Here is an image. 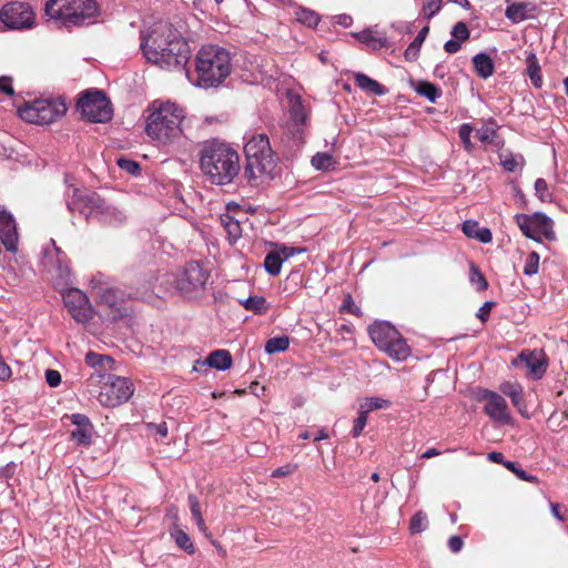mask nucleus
<instances>
[{
  "label": "nucleus",
  "instance_id": "f257e3e1",
  "mask_svg": "<svg viewBox=\"0 0 568 568\" xmlns=\"http://www.w3.org/2000/svg\"><path fill=\"white\" fill-rule=\"evenodd\" d=\"M141 49L149 62L168 70L184 67L190 58L187 42L168 22H158L143 34Z\"/></svg>",
  "mask_w": 568,
  "mask_h": 568
},
{
  "label": "nucleus",
  "instance_id": "f03ea898",
  "mask_svg": "<svg viewBox=\"0 0 568 568\" xmlns=\"http://www.w3.org/2000/svg\"><path fill=\"white\" fill-rule=\"evenodd\" d=\"M199 158L200 170L211 184L229 185L240 173V154L229 143L206 141L200 150Z\"/></svg>",
  "mask_w": 568,
  "mask_h": 568
},
{
  "label": "nucleus",
  "instance_id": "7ed1b4c3",
  "mask_svg": "<svg viewBox=\"0 0 568 568\" xmlns=\"http://www.w3.org/2000/svg\"><path fill=\"white\" fill-rule=\"evenodd\" d=\"M244 176L251 185H260L275 178L277 158L266 134H253L244 146Z\"/></svg>",
  "mask_w": 568,
  "mask_h": 568
},
{
  "label": "nucleus",
  "instance_id": "20e7f679",
  "mask_svg": "<svg viewBox=\"0 0 568 568\" xmlns=\"http://www.w3.org/2000/svg\"><path fill=\"white\" fill-rule=\"evenodd\" d=\"M146 118L145 133L159 144H171L183 134L182 123L185 113L172 102L154 101Z\"/></svg>",
  "mask_w": 568,
  "mask_h": 568
},
{
  "label": "nucleus",
  "instance_id": "39448f33",
  "mask_svg": "<svg viewBox=\"0 0 568 568\" xmlns=\"http://www.w3.org/2000/svg\"><path fill=\"white\" fill-rule=\"evenodd\" d=\"M44 11L50 20L68 30L93 23L100 13L95 0H49Z\"/></svg>",
  "mask_w": 568,
  "mask_h": 568
},
{
  "label": "nucleus",
  "instance_id": "423d86ee",
  "mask_svg": "<svg viewBox=\"0 0 568 568\" xmlns=\"http://www.w3.org/2000/svg\"><path fill=\"white\" fill-rule=\"evenodd\" d=\"M68 209L71 212L78 211L85 219H97L104 224H119L125 219L124 214L108 204L98 193L74 187L72 195L67 200Z\"/></svg>",
  "mask_w": 568,
  "mask_h": 568
},
{
  "label": "nucleus",
  "instance_id": "0eeeda50",
  "mask_svg": "<svg viewBox=\"0 0 568 568\" xmlns=\"http://www.w3.org/2000/svg\"><path fill=\"white\" fill-rule=\"evenodd\" d=\"M196 72L201 85H219L231 72L229 51L217 45L202 47L196 55Z\"/></svg>",
  "mask_w": 568,
  "mask_h": 568
},
{
  "label": "nucleus",
  "instance_id": "6e6552de",
  "mask_svg": "<svg viewBox=\"0 0 568 568\" xmlns=\"http://www.w3.org/2000/svg\"><path fill=\"white\" fill-rule=\"evenodd\" d=\"M367 331L375 346L392 359L402 362L410 356V347L406 339L390 323L375 321Z\"/></svg>",
  "mask_w": 568,
  "mask_h": 568
},
{
  "label": "nucleus",
  "instance_id": "1a4fd4ad",
  "mask_svg": "<svg viewBox=\"0 0 568 568\" xmlns=\"http://www.w3.org/2000/svg\"><path fill=\"white\" fill-rule=\"evenodd\" d=\"M65 112V102L60 98L36 99L31 102H26L18 109V114L22 120L39 125L55 122Z\"/></svg>",
  "mask_w": 568,
  "mask_h": 568
},
{
  "label": "nucleus",
  "instance_id": "9d476101",
  "mask_svg": "<svg viewBox=\"0 0 568 568\" xmlns=\"http://www.w3.org/2000/svg\"><path fill=\"white\" fill-rule=\"evenodd\" d=\"M77 111L90 122H106L112 116V108L105 93L98 89L83 91L77 102Z\"/></svg>",
  "mask_w": 568,
  "mask_h": 568
},
{
  "label": "nucleus",
  "instance_id": "9b49d317",
  "mask_svg": "<svg viewBox=\"0 0 568 568\" xmlns=\"http://www.w3.org/2000/svg\"><path fill=\"white\" fill-rule=\"evenodd\" d=\"M209 278V271L200 262L191 261L178 277L176 290L187 298H195L203 294Z\"/></svg>",
  "mask_w": 568,
  "mask_h": 568
},
{
  "label": "nucleus",
  "instance_id": "f8f14e48",
  "mask_svg": "<svg viewBox=\"0 0 568 568\" xmlns=\"http://www.w3.org/2000/svg\"><path fill=\"white\" fill-rule=\"evenodd\" d=\"M134 393L133 384L130 379L121 376L109 375L102 382L98 400L102 406L116 407L128 402Z\"/></svg>",
  "mask_w": 568,
  "mask_h": 568
},
{
  "label": "nucleus",
  "instance_id": "ddd939ff",
  "mask_svg": "<svg viewBox=\"0 0 568 568\" xmlns=\"http://www.w3.org/2000/svg\"><path fill=\"white\" fill-rule=\"evenodd\" d=\"M36 14L27 2L12 1L0 9V21L12 30L30 29L34 26Z\"/></svg>",
  "mask_w": 568,
  "mask_h": 568
},
{
  "label": "nucleus",
  "instance_id": "4468645a",
  "mask_svg": "<svg viewBox=\"0 0 568 568\" xmlns=\"http://www.w3.org/2000/svg\"><path fill=\"white\" fill-rule=\"evenodd\" d=\"M515 220L523 234L529 239L536 241H539L541 236L547 240L555 239L552 221L542 213L516 214Z\"/></svg>",
  "mask_w": 568,
  "mask_h": 568
},
{
  "label": "nucleus",
  "instance_id": "2eb2a0df",
  "mask_svg": "<svg viewBox=\"0 0 568 568\" xmlns=\"http://www.w3.org/2000/svg\"><path fill=\"white\" fill-rule=\"evenodd\" d=\"M477 400L484 402V413L495 423L511 425L513 418L506 399L498 393L481 388L478 390Z\"/></svg>",
  "mask_w": 568,
  "mask_h": 568
},
{
  "label": "nucleus",
  "instance_id": "dca6fc26",
  "mask_svg": "<svg viewBox=\"0 0 568 568\" xmlns=\"http://www.w3.org/2000/svg\"><path fill=\"white\" fill-rule=\"evenodd\" d=\"M62 297L68 313L77 323L87 324L92 320L93 307L84 292L71 287L62 293Z\"/></svg>",
  "mask_w": 568,
  "mask_h": 568
},
{
  "label": "nucleus",
  "instance_id": "f3484780",
  "mask_svg": "<svg viewBox=\"0 0 568 568\" xmlns=\"http://www.w3.org/2000/svg\"><path fill=\"white\" fill-rule=\"evenodd\" d=\"M290 121L286 123L287 132L298 142L303 141L304 129L307 125L308 114L300 97L290 99Z\"/></svg>",
  "mask_w": 568,
  "mask_h": 568
},
{
  "label": "nucleus",
  "instance_id": "a211bd4d",
  "mask_svg": "<svg viewBox=\"0 0 568 568\" xmlns=\"http://www.w3.org/2000/svg\"><path fill=\"white\" fill-rule=\"evenodd\" d=\"M98 303L113 322L123 318L128 314L126 307L113 288H100Z\"/></svg>",
  "mask_w": 568,
  "mask_h": 568
},
{
  "label": "nucleus",
  "instance_id": "6ab92c4d",
  "mask_svg": "<svg viewBox=\"0 0 568 568\" xmlns=\"http://www.w3.org/2000/svg\"><path fill=\"white\" fill-rule=\"evenodd\" d=\"M0 239L7 251L16 252L19 234L17 223L12 214L0 207Z\"/></svg>",
  "mask_w": 568,
  "mask_h": 568
},
{
  "label": "nucleus",
  "instance_id": "aec40b11",
  "mask_svg": "<svg viewBox=\"0 0 568 568\" xmlns=\"http://www.w3.org/2000/svg\"><path fill=\"white\" fill-rule=\"evenodd\" d=\"M518 359L525 362L529 369V374L535 379H540L545 375L548 367V357L542 349H524L518 355Z\"/></svg>",
  "mask_w": 568,
  "mask_h": 568
},
{
  "label": "nucleus",
  "instance_id": "412c9836",
  "mask_svg": "<svg viewBox=\"0 0 568 568\" xmlns=\"http://www.w3.org/2000/svg\"><path fill=\"white\" fill-rule=\"evenodd\" d=\"M499 390L508 396L514 405L515 408H517L518 413L525 417L529 418V414L527 410V404L524 397V389L523 386L518 383H511V382H504L499 386Z\"/></svg>",
  "mask_w": 568,
  "mask_h": 568
},
{
  "label": "nucleus",
  "instance_id": "4be33fe9",
  "mask_svg": "<svg viewBox=\"0 0 568 568\" xmlns=\"http://www.w3.org/2000/svg\"><path fill=\"white\" fill-rule=\"evenodd\" d=\"M499 125L494 118L484 122L483 126L476 131V138L485 144H493L499 148L504 142L498 141Z\"/></svg>",
  "mask_w": 568,
  "mask_h": 568
},
{
  "label": "nucleus",
  "instance_id": "5701e85b",
  "mask_svg": "<svg viewBox=\"0 0 568 568\" xmlns=\"http://www.w3.org/2000/svg\"><path fill=\"white\" fill-rule=\"evenodd\" d=\"M535 6L529 2L513 3L506 8V17L514 23L521 22L530 17L535 11Z\"/></svg>",
  "mask_w": 568,
  "mask_h": 568
},
{
  "label": "nucleus",
  "instance_id": "b1692460",
  "mask_svg": "<svg viewBox=\"0 0 568 568\" xmlns=\"http://www.w3.org/2000/svg\"><path fill=\"white\" fill-rule=\"evenodd\" d=\"M463 232L467 237L476 239L484 244L490 243L493 240L490 230L487 227L480 229L479 223L476 221H465L463 223Z\"/></svg>",
  "mask_w": 568,
  "mask_h": 568
},
{
  "label": "nucleus",
  "instance_id": "393cba45",
  "mask_svg": "<svg viewBox=\"0 0 568 568\" xmlns=\"http://www.w3.org/2000/svg\"><path fill=\"white\" fill-rule=\"evenodd\" d=\"M474 70L481 79H487L493 75L495 65L493 59L487 53H477L473 58Z\"/></svg>",
  "mask_w": 568,
  "mask_h": 568
},
{
  "label": "nucleus",
  "instance_id": "a878e982",
  "mask_svg": "<svg viewBox=\"0 0 568 568\" xmlns=\"http://www.w3.org/2000/svg\"><path fill=\"white\" fill-rule=\"evenodd\" d=\"M354 83L363 91L375 95H383L386 93V88L383 84L364 73H356L354 75Z\"/></svg>",
  "mask_w": 568,
  "mask_h": 568
},
{
  "label": "nucleus",
  "instance_id": "bb28decb",
  "mask_svg": "<svg viewBox=\"0 0 568 568\" xmlns=\"http://www.w3.org/2000/svg\"><path fill=\"white\" fill-rule=\"evenodd\" d=\"M232 355L226 349L213 351L206 358L209 366L225 371L232 366Z\"/></svg>",
  "mask_w": 568,
  "mask_h": 568
},
{
  "label": "nucleus",
  "instance_id": "cd10ccee",
  "mask_svg": "<svg viewBox=\"0 0 568 568\" xmlns=\"http://www.w3.org/2000/svg\"><path fill=\"white\" fill-rule=\"evenodd\" d=\"M220 221L231 242H235L242 236V225L236 217L225 213L220 216Z\"/></svg>",
  "mask_w": 568,
  "mask_h": 568
},
{
  "label": "nucleus",
  "instance_id": "c85d7f7f",
  "mask_svg": "<svg viewBox=\"0 0 568 568\" xmlns=\"http://www.w3.org/2000/svg\"><path fill=\"white\" fill-rule=\"evenodd\" d=\"M187 500H189V505H190L191 515H192L193 519L195 520V524H196L199 530L202 534H204L206 537L210 538L211 532H210V530L204 521V518L202 516L201 505H200L197 497L193 494H190L187 497Z\"/></svg>",
  "mask_w": 568,
  "mask_h": 568
},
{
  "label": "nucleus",
  "instance_id": "c756f323",
  "mask_svg": "<svg viewBox=\"0 0 568 568\" xmlns=\"http://www.w3.org/2000/svg\"><path fill=\"white\" fill-rule=\"evenodd\" d=\"M294 19L308 28H315L321 21V17L316 11L304 7L295 8Z\"/></svg>",
  "mask_w": 568,
  "mask_h": 568
},
{
  "label": "nucleus",
  "instance_id": "7c9ffc66",
  "mask_svg": "<svg viewBox=\"0 0 568 568\" xmlns=\"http://www.w3.org/2000/svg\"><path fill=\"white\" fill-rule=\"evenodd\" d=\"M527 74L532 83V85L537 89L541 88L542 85V77H541V70L539 65L538 58L535 53L530 52L527 58Z\"/></svg>",
  "mask_w": 568,
  "mask_h": 568
},
{
  "label": "nucleus",
  "instance_id": "2f4dec72",
  "mask_svg": "<svg viewBox=\"0 0 568 568\" xmlns=\"http://www.w3.org/2000/svg\"><path fill=\"white\" fill-rule=\"evenodd\" d=\"M429 33V27L425 26L423 27L417 37L414 39V41L408 45V48L404 52V57L407 61H415L417 60L420 51V47L423 42L425 41L426 37Z\"/></svg>",
  "mask_w": 568,
  "mask_h": 568
},
{
  "label": "nucleus",
  "instance_id": "473e14b6",
  "mask_svg": "<svg viewBox=\"0 0 568 568\" xmlns=\"http://www.w3.org/2000/svg\"><path fill=\"white\" fill-rule=\"evenodd\" d=\"M283 257L280 252L271 251L264 258V267L272 276H277L281 273Z\"/></svg>",
  "mask_w": 568,
  "mask_h": 568
},
{
  "label": "nucleus",
  "instance_id": "72a5a7b5",
  "mask_svg": "<svg viewBox=\"0 0 568 568\" xmlns=\"http://www.w3.org/2000/svg\"><path fill=\"white\" fill-rule=\"evenodd\" d=\"M171 536L174 538L175 544L186 551L189 555H192L195 552V547L193 542L191 541V538L189 535L179 528L178 526L174 527V529L171 531Z\"/></svg>",
  "mask_w": 568,
  "mask_h": 568
},
{
  "label": "nucleus",
  "instance_id": "f704fd0d",
  "mask_svg": "<svg viewBox=\"0 0 568 568\" xmlns=\"http://www.w3.org/2000/svg\"><path fill=\"white\" fill-rule=\"evenodd\" d=\"M390 406V402L388 399L379 398V397H366L359 405V410L363 412V414H367L377 410V409H385Z\"/></svg>",
  "mask_w": 568,
  "mask_h": 568
},
{
  "label": "nucleus",
  "instance_id": "c9c22d12",
  "mask_svg": "<svg viewBox=\"0 0 568 568\" xmlns=\"http://www.w3.org/2000/svg\"><path fill=\"white\" fill-rule=\"evenodd\" d=\"M246 311H251L255 314H265L268 310V305L266 304V300L263 296L255 295L250 296L244 302L241 303Z\"/></svg>",
  "mask_w": 568,
  "mask_h": 568
},
{
  "label": "nucleus",
  "instance_id": "e433bc0d",
  "mask_svg": "<svg viewBox=\"0 0 568 568\" xmlns=\"http://www.w3.org/2000/svg\"><path fill=\"white\" fill-rule=\"evenodd\" d=\"M311 162H312V165L316 170H321V171L333 170L335 168V164H336V161L334 160V158L331 154L325 153V152H317L312 158Z\"/></svg>",
  "mask_w": 568,
  "mask_h": 568
},
{
  "label": "nucleus",
  "instance_id": "4c0bfd02",
  "mask_svg": "<svg viewBox=\"0 0 568 568\" xmlns=\"http://www.w3.org/2000/svg\"><path fill=\"white\" fill-rule=\"evenodd\" d=\"M290 347V338L286 335L270 338L265 344V352L274 354L285 352Z\"/></svg>",
  "mask_w": 568,
  "mask_h": 568
},
{
  "label": "nucleus",
  "instance_id": "58836bf2",
  "mask_svg": "<svg viewBox=\"0 0 568 568\" xmlns=\"http://www.w3.org/2000/svg\"><path fill=\"white\" fill-rule=\"evenodd\" d=\"M416 92L427 98L430 102H435L440 95V89L429 81H420L416 87Z\"/></svg>",
  "mask_w": 568,
  "mask_h": 568
},
{
  "label": "nucleus",
  "instance_id": "ea45409f",
  "mask_svg": "<svg viewBox=\"0 0 568 568\" xmlns=\"http://www.w3.org/2000/svg\"><path fill=\"white\" fill-rule=\"evenodd\" d=\"M93 427H75L71 434L70 438L74 443L81 446H89L91 444Z\"/></svg>",
  "mask_w": 568,
  "mask_h": 568
},
{
  "label": "nucleus",
  "instance_id": "a19ab883",
  "mask_svg": "<svg viewBox=\"0 0 568 568\" xmlns=\"http://www.w3.org/2000/svg\"><path fill=\"white\" fill-rule=\"evenodd\" d=\"M428 527L427 515L419 510L414 514L409 521V530L412 534H420Z\"/></svg>",
  "mask_w": 568,
  "mask_h": 568
},
{
  "label": "nucleus",
  "instance_id": "79ce46f5",
  "mask_svg": "<svg viewBox=\"0 0 568 568\" xmlns=\"http://www.w3.org/2000/svg\"><path fill=\"white\" fill-rule=\"evenodd\" d=\"M356 38L361 42L366 43V44L373 47L374 49L382 48V47L386 45V39L385 38H376L373 34V32L369 31V30H364V31L357 33Z\"/></svg>",
  "mask_w": 568,
  "mask_h": 568
},
{
  "label": "nucleus",
  "instance_id": "37998d69",
  "mask_svg": "<svg viewBox=\"0 0 568 568\" xmlns=\"http://www.w3.org/2000/svg\"><path fill=\"white\" fill-rule=\"evenodd\" d=\"M470 282L476 285L478 291H486L488 288L486 276L474 263L470 265Z\"/></svg>",
  "mask_w": 568,
  "mask_h": 568
},
{
  "label": "nucleus",
  "instance_id": "c03bdc74",
  "mask_svg": "<svg viewBox=\"0 0 568 568\" xmlns=\"http://www.w3.org/2000/svg\"><path fill=\"white\" fill-rule=\"evenodd\" d=\"M474 131V128L469 123H464L459 126L458 135L464 145V149L470 153L474 150V144L470 140V135Z\"/></svg>",
  "mask_w": 568,
  "mask_h": 568
},
{
  "label": "nucleus",
  "instance_id": "a18cd8bd",
  "mask_svg": "<svg viewBox=\"0 0 568 568\" xmlns=\"http://www.w3.org/2000/svg\"><path fill=\"white\" fill-rule=\"evenodd\" d=\"M442 0H426L422 8L423 18L429 21L442 9Z\"/></svg>",
  "mask_w": 568,
  "mask_h": 568
},
{
  "label": "nucleus",
  "instance_id": "49530a36",
  "mask_svg": "<svg viewBox=\"0 0 568 568\" xmlns=\"http://www.w3.org/2000/svg\"><path fill=\"white\" fill-rule=\"evenodd\" d=\"M539 270V254L535 251L530 252L526 258L524 266V274L532 276L538 273Z\"/></svg>",
  "mask_w": 568,
  "mask_h": 568
},
{
  "label": "nucleus",
  "instance_id": "de8ad7c7",
  "mask_svg": "<svg viewBox=\"0 0 568 568\" xmlns=\"http://www.w3.org/2000/svg\"><path fill=\"white\" fill-rule=\"evenodd\" d=\"M112 362L113 361L110 356L97 354L94 352H89L85 355V363L92 367H104L105 363H112Z\"/></svg>",
  "mask_w": 568,
  "mask_h": 568
},
{
  "label": "nucleus",
  "instance_id": "09e8293b",
  "mask_svg": "<svg viewBox=\"0 0 568 568\" xmlns=\"http://www.w3.org/2000/svg\"><path fill=\"white\" fill-rule=\"evenodd\" d=\"M499 160H500V163L503 165V168L507 171V172H514L516 171L517 166H518V161H517V158L516 155H514L511 152H500L499 153Z\"/></svg>",
  "mask_w": 568,
  "mask_h": 568
},
{
  "label": "nucleus",
  "instance_id": "8fccbe9b",
  "mask_svg": "<svg viewBox=\"0 0 568 568\" xmlns=\"http://www.w3.org/2000/svg\"><path fill=\"white\" fill-rule=\"evenodd\" d=\"M452 36L454 39L459 40L462 42L469 39L470 32L468 30V27L465 22L459 21L457 22L453 29H452Z\"/></svg>",
  "mask_w": 568,
  "mask_h": 568
},
{
  "label": "nucleus",
  "instance_id": "3c124183",
  "mask_svg": "<svg viewBox=\"0 0 568 568\" xmlns=\"http://www.w3.org/2000/svg\"><path fill=\"white\" fill-rule=\"evenodd\" d=\"M116 163L120 169H122L123 171H125L132 175H136L141 171L140 164L130 159L120 158V159H118Z\"/></svg>",
  "mask_w": 568,
  "mask_h": 568
},
{
  "label": "nucleus",
  "instance_id": "603ef678",
  "mask_svg": "<svg viewBox=\"0 0 568 568\" xmlns=\"http://www.w3.org/2000/svg\"><path fill=\"white\" fill-rule=\"evenodd\" d=\"M297 464L288 463L284 466L277 467L271 474L272 478L287 477L293 475L297 470Z\"/></svg>",
  "mask_w": 568,
  "mask_h": 568
},
{
  "label": "nucleus",
  "instance_id": "864d4df0",
  "mask_svg": "<svg viewBox=\"0 0 568 568\" xmlns=\"http://www.w3.org/2000/svg\"><path fill=\"white\" fill-rule=\"evenodd\" d=\"M366 424H367V414H363V412L359 410L358 417L354 420V425H353V429H352L353 437H355V438L358 437L362 434Z\"/></svg>",
  "mask_w": 568,
  "mask_h": 568
},
{
  "label": "nucleus",
  "instance_id": "5fc2aeb1",
  "mask_svg": "<svg viewBox=\"0 0 568 568\" xmlns=\"http://www.w3.org/2000/svg\"><path fill=\"white\" fill-rule=\"evenodd\" d=\"M535 190L536 194L541 201H546L548 197H550V194L548 192V184L545 179H537L535 182Z\"/></svg>",
  "mask_w": 568,
  "mask_h": 568
},
{
  "label": "nucleus",
  "instance_id": "6e6d98bb",
  "mask_svg": "<svg viewBox=\"0 0 568 568\" xmlns=\"http://www.w3.org/2000/svg\"><path fill=\"white\" fill-rule=\"evenodd\" d=\"M495 302L493 301H487L485 302L480 308L478 310V313L476 314V316L483 322V323H486L489 318V315H490V312H491V308L495 306Z\"/></svg>",
  "mask_w": 568,
  "mask_h": 568
},
{
  "label": "nucleus",
  "instance_id": "4d7b16f0",
  "mask_svg": "<svg viewBox=\"0 0 568 568\" xmlns=\"http://www.w3.org/2000/svg\"><path fill=\"white\" fill-rule=\"evenodd\" d=\"M57 273L58 277L60 278V282L67 284L71 274L69 264L59 261L57 266Z\"/></svg>",
  "mask_w": 568,
  "mask_h": 568
},
{
  "label": "nucleus",
  "instance_id": "13d9d810",
  "mask_svg": "<svg viewBox=\"0 0 568 568\" xmlns=\"http://www.w3.org/2000/svg\"><path fill=\"white\" fill-rule=\"evenodd\" d=\"M146 427H148V430L152 434H158L161 437L168 436V426H166L165 422H162L160 424L149 423Z\"/></svg>",
  "mask_w": 568,
  "mask_h": 568
},
{
  "label": "nucleus",
  "instance_id": "bf43d9fd",
  "mask_svg": "<svg viewBox=\"0 0 568 568\" xmlns=\"http://www.w3.org/2000/svg\"><path fill=\"white\" fill-rule=\"evenodd\" d=\"M550 510L555 518H557L559 521L565 523L567 520L566 518V511L567 509L557 503H550Z\"/></svg>",
  "mask_w": 568,
  "mask_h": 568
},
{
  "label": "nucleus",
  "instance_id": "052dcab7",
  "mask_svg": "<svg viewBox=\"0 0 568 568\" xmlns=\"http://www.w3.org/2000/svg\"><path fill=\"white\" fill-rule=\"evenodd\" d=\"M71 423L77 427H93L89 417L83 414H73L70 417Z\"/></svg>",
  "mask_w": 568,
  "mask_h": 568
},
{
  "label": "nucleus",
  "instance_id": "680f3d73",
  "mask_svg": "<svg viewBox=\"0 0 568 568\" xmlns=\"http://www.w3.org/2000/svg\"><path fill=\"white\" fill-rule=\"evenodd\" d=\"M45 381L51 387H57L61 383V374L55 369H48L45 372Z\"/></svg>",
  "mask_w": 568,
  "mask_h": 568
},
{
  "label": "nucleus",
  "instance_id": "e2e57ef3",
  "mask_svg": "<svg viewBox=\"0 0 568 568\" xmlns=\"http://www.w3.org/2000/svg\"><path fill=\"white\" fill-rule=\"evenodd\" d=\"M0 91L8 95H13L12 78L0 77Z\"/></svg>",
  "mask_w": 568,
  "mask_h": 568
},
{
  "label": "nucleus",
  "instance_id": "0e129e2a",
  "mask_svg": "<svg viewBox=\"0 0 568 568\" xmlns=\"http://www.w3.org/2000/svg\"><path fill=\"white\" fill-rule=\"evenodd\" d=\"M464 546V541L459 536H452L448 539V547L452 550V552L457 554L462 550Z\"/></svg>",
  "mask_w": 568,
  "mask_h": 568
},
{
  "label": "nucleus",
  "instance_id": "69168bd1",
  "mask_svg": "<svg viewBox=\"0 0 568 568\" xmlns=\"http://www.w3.org/2000/svg\"><path fill=\"white\" fill-rule=\"evenodd\" d=\"M12 376V371L10 366L4 362L2 356H0V379L9 381Z\"/></svg>",
  "mask_w": 568,
  "mask_h": 568
},
{
  "label": "nucleus",
  "instance_id": "338daca9",
  "mask_svg": "<svg viewBox=\"0 0 568 568\" xmlns=\"http://www.w3.org/2000/svg\"><path fill=\"white\" fill-rule=\"evenodd\" d=\"M460 42L459 40H456V39H450L448 40L445 44H444V49L447 53H456L460 50L462 45H460Z\"/></svg>",
  "mask_w": 568,
  "mask_h": 568
},
{
  "label": "nucleus",
  "instance_id": "774afa93",
  "mask_svg": "<svg viewBox=\"0 0 568 568\" xmlns=\"http://www.w3.org/2000/svg\"><path fill=\"white\" fill-rule=\"evenodd\" d=\"M516 476L521 479V480H525V481H528V483H532V484H538L539 483V479L538 477L534 476V475H530L528 474L526 470H524L523 468H519L518 471H516Z\"/></svg>",
  "mask_w": 568,
  "mask_h": 568
}]
</instances>
